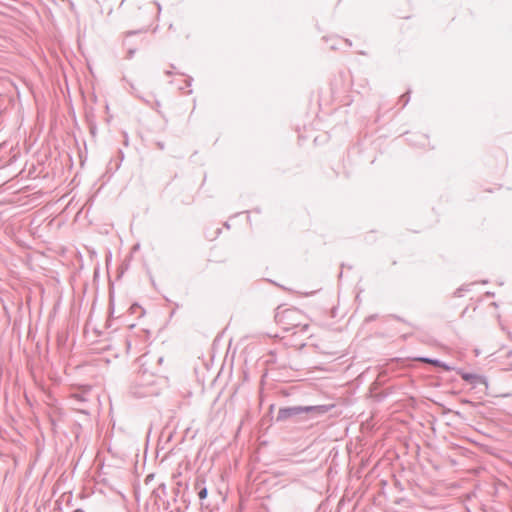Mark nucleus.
Here are the masks:
<instances>
[{"instance_id": "1", "label": "nucleus", "mask_w": 512, "mask_h": 512, "mask_svg": "<svg viewBox=\"0 0 512 512\" xmlns=\"http://www.w3.org/2000/svg\"><path fill=\"white\" fill-rule=\"evenodd\" d=\"M275 319L277 324L285 331L299 327L304 330L308 327L306 316L295 308L278 309Z\"/></svg>"}, {"instance_id": "2", "label": "nucleus", "mask_w": 512, "mask_h": 512, "mask_svg": "<svg viewBox=\"0 0 512 512\" xmlns=\"http://www.w3.org/2000/svg\"><path fill=\"white\" fill-rule=\"evenodd\" d=\"M419 360L422 361V362H426V363H429V364L441 367V368H443L444 370H447V371L451 369L446 364L440 363L437 360H431V359H428V358H420Z\"/></svg>"}, {"instance_id": "3", "label": "nucleus", "mask_w": 512, "mask_h": 512, "mask_svg": "<svg viewBox=\"0 0 512 512\" xmlns=\"http://www.w3.org/2000/svg\"><path fill=\"white\" fill-rule=\"evenodd\" d=\"M459 373H460L462 379L467 382L475 383L480 380V378L475 374H469V373H464V372H459Z\"/></svg>"}, {"instance_id": "4", "label": "nucleus", "mask_w": 512, "mask_h": 512, "mask_svg": "<svg viewBox=\"0 0 512 512\" xmlns=\"http://www.w3.org/2000/svg\"><path fill=\"white\" fill-rule=\"evenodd\" d=\"M207 494H208L207 489L203 488L202 490H200L198 495H199L200 499H205L207 497Z\"/></svg>"}]
</instances>
